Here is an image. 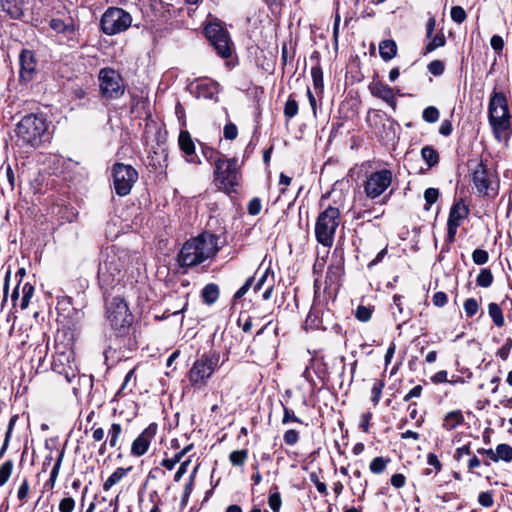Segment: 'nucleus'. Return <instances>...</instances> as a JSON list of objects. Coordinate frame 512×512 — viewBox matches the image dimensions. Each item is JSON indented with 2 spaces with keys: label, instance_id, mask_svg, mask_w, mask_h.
Here are the masks:
<instances>
[{
  "label": "nucleus",
  "instance_id": "dca6fc26",
  "mask_svg": "<svg viewBox=\"0 0 512 512\" xmlns=\"http://www.w3.org/2000/svg\"><path fill=\"white\" fill-rule=\"evenodd\" d=\"M49 26L57 34H61L65 38L69 46H75L79 42L78 27L70 19L69 22L58 18H52L49 21Z\"/></svg>",
  "mask_w": 512,
  "mask_h": 512
},
{
  "label": "nucleus",
  "instance_id": "8fccbe9b",
  "mask_svg": "<svg viewBox=\"0 0 512 512\" xmlns=\"http://www.w3.org/2000/svg\"><path fill=\"white\" fill-rule=\"evenodd\" d=\"M384 387V383L381 381L375 382L372 389H371V400L374 403V405H377L382 394V389Z\"/></svg>",
  "mask_w": 512,
  "mask_h": 512
},
{
  "label": "nucleus",
  "instance_id": "2f4dec72",
  "mask_svg": "<svg viewBox=\"0 0 512 512\" xmlns=\"http://www.w3.org/2000/svg\"><path fill=\"white\" fill-rule=\"evenodd\" d=\"M429 39L430 41L424 48V54H428L437 48L443 47L446 43V39L442 33L432 36V38Z\"/></svg>",
  "mask_w": 512,
  "mask_h": 512
},
{
  "label": "nucleus",
  "instance_id": "e2e57ef3",
  "mask_svg": "<svg viewBox=\"0 0 512 512\" xmlns=\"http://www.w3.org/2000/svg\"><path fill=\"white\" fill-rule=\"evenodd\" d=\"M28 493H29V482L25 478L22 481V483L18 489L17 498L19 499V501L24 502L28 496Z\"/></svg>",
  "mask_w": 512,
  "mask_h": 512
},
{
  "label": "nucleus",
  "instance_id": "79ce46f5",
  "mask_svg": "<svg viewBox=\"0 0 512 512\" xmlns=\"http://www.w3.org/2000/svg\"><path fill=\"white\" fill-rule=\"evenodd\" d=\"M489 255L486 250L475 249L472 253V260L477 265H484L488 262Z\"/></svg>",
  "mask_w": 512,
  "mask_h": 512
},
{
  "label": "nucleus",
  "instance_id": "774afa93",
  "mask_svg": "<svg viewBox=\"0 0 512 512\" xmlns=\"http://www.w3.org/2000/svg\"><path fill=\"white\" fill-rule=\"evenodd\" d=\"M471 454L470 444H466L456 449L454 459L460 461L463 456H470Z\"/></svg>",
  "mask_w": 512,
  "mask_h": 512
},
{
  "label": "nucleus",
  "instance_id": "39448f33",
  "mask_svg": "<svg viewBox=\"0 0 512 512\" xmlns=\"http://www.w3.org/2000/svg\"><path fill=\"white\" fill-rule=\"evenodd\" d=\"M214 184L227 194L236 192L242 179L237 158L218 157L214 163Z\"/></svg>",
  "mask_w": 512,
  "mask_h": 512
},
{
  "label": "nucleus",
  "instance_id": "20e7f679",
  "mask_svg": "<svg viewBox=\"0 0 512 512\" xmlns=\"http://www.w3.org/2000/svg\"><path fill=\"white\" fill-rule=\"evenodd\" d=\"M48 123L44 116L29 114L16 125L17 144L31 148L39 147L48 138Z\"/></svg>",
  "mask_w": 512,
  "mask_h": 512
},
{
  "label": "nucleus",
  "instance_id": "7c9ffc66",
  "mask_svg": "<svg viewBox=\"0 0 512 512\" xmlns=\"http://www.w3.org/2000/svg\"><path fill=\"white\" fill-rule=\"evenodd\" d=\"M488 313L496 326L502 327L504 325V317L498 304L490 303L488 306Z\"/></svg>",
  "mask_w": 512,
  "mask_h": 512
},
{
  "label": "nucleus",
  "instance_id": "13d9d810",
  "mask_svg": "<svg viewBox=\"0 0 512 512\" xmlns=\"http://www.w3.org/2000/svg\"><path fill=\"white\" fill-rule=\"evenodd\" d=\"M196 470H197V468L194 469L193 473L190 475L189 482L185 485L184 493H183V497H182L183 505H185L187 503L188 498L193 490V482H194Z\"/></svg>",
  "mask_w": 512,
  "mask_h": 512
},
{
  "label": "nucleus",
  "instance_id": "2eb2a0df",
  "mask_svg": "<svg viewBox=\"0 0 512 512\" xmlns=\"http://www.w3.org/2000/svg\"><path fill=\"white\" fill-rule=\"evenodd\" d=\"M468 214L469 208L462 201L454 203L451 207L447 221V241L449 244L454 242L457 229Z\"/></svg>",
  "mask_w": 512,
  "mask_h": 512
},
{
  "label": "nucleus",
  "instance_id": "412c9836",
  "mask_svg": "<svg viewBox=\"0 0 512 512\" xmlns=\"http://www.w3.org/2000/svg\"><path fill=\"white\" fill-rule=\"evenodd\" d=\"M2 10L12 19H20L24 14L22 0H0Z\"/></svg>",
  "mask_w": 512,
  "mask_h": 512
},
{
  "label": "nucleus",
  "instance_id": "6e6552de",
  "mask_svg": "<svg viewBox=\"0 0 512 512\" xmlns=\"http://www.w3.org/2000/svg\"><path fill=\"white\" fill-rule=\"evenodd\" d=\"M106 315L115 330H125L133 323V315L127 302L119 296L106 299Z\"/></svg>",
  "mask_w": 512,
  "mask_h": 512
},
{
  "label": "nucleus",
  "instance_id": "0e129e2a",
  "mask_svg": "<svg viewBox=\"0 0 512 512\" xmlns=\"http://www.w3.org/2000/svg\"><path fill=\"white\" fill-rule=\"evenodd\" d=\"M432 302L437 307H443L444 305L447 304L448 297L446 293L439 291L433 295Z\"/></svg>",
  "mask_w": 512,
  "mask_h": 512
},
{
  "label": "nucleus",
  "instance_id": "c03bdc74",
  "mask_svg": "<svg viewBox=\"0 0 512 512\" xmlns=\"http://www.w3.org/2000/svg\"><path fill=\"white\" fill-rule=\"evenodd\" d=\"M271 277L274 279L273 273H270V270L266 269L254 285V291L257 292L261 290L266 284L268 285Z\"/></svg>",
  "mask_w": 512,
  "mask_h": 512
},
{
  "label": "nucleus",
  "instance_id": "9d476101",
  "mask_svg": "<svg viewBox=\"0 0 512 512\" xmlns=\"http://www.w3.org/2000/svg\"><path fill=\"white\" fill-rule=\"evenodd\" d=\"M471 182L480 197H490L497 194L495 175L483 161L478 162L472 170Z\"/></svg>",
  "mask_w": 512,
  "mask_h": 512
},
{
  "label": "nucleus",
  "instance_id": "1a4fd4ad",
  "mask_svg": "<svg viewBox=\"0 0 512 512\" xmlns=\"http://www.w3.org/2000/svg\"><path fill=\"white\" fill-rule=\"evenodd\" d=\"M131 24V15L124 9L118 7L108 8L100 20L102 32L109 36L126 31Z\"/></svg>",
  "mask_w": 512,
  "mask_h": 512
},
{
  "label": "nucleus",
  "instance_id": "f8f14e48",
  "mask_svg": "<svg viewBox=\"0 0 512 512\" xmlns=\"http://www.w3.org/2000/svg\"><path fill=\"white\" fill-rule=\"evenodd\" d=\"M112 177L115 193L122 197L130 193L138 179V173L131 165L116 163L112 168Z\"/></svg>",
  "mask_w": 512,
  "mask_h": 512
},
{
  "label": "nucleus",
  "instance_id": "bb28decb",
  "mask_svg": "<svg viewBox=\"0 0 512 512\" xmlns=\"http://www.w3.org/2000/svg\"><path fill=\"white\" fill-rule=\"evenodd\" d=\"M123 433V428L119 423H112L107 432L108 445L111 448H119V440Z\"/></svg>",
  "mask_w": 512,
  "mask_h": 512
},
{
  "label": "nucleus",
  "instance_id": "423d86ee",
  "mask_svg": "<svg viewBox=\"0 0 512 512\" xmlns=\"http://www.w3.org/2000/svg\"><path fill=\"white\" fill-rule=\"evenodd\" d=\"M340 209L328 205L317 217L315 236L324 247H331L334 243L335 233L340 224Z\"/></svg>",
  "mask_w": 512,
  "mask_h": 512
},
{
  "label": "nucleus",
  "instance_id": "3c124183",
  "mask_svg": "<svg viewBox=\"0 0 512 512\" xmlns=\"http://www.w3.org/2000/svg\"><path fill=\"white\" fill-rule=\"evenodd\" d=\"M284 442L289 445H295L299 440V433L294 429L287 430L283 435Z\"/></svg>",
  "mask_w": 512,
  "mask_h": 512
},
{
  "label": "nucleus",
  "instance_id": "b1692460",
  "mask_svg": "<svg viewBox=\"0 0 512 512\" xmlns=\"http://www.w3.org/2000/svg\"><path fill=\"white\" fill-rule=\"evenodd\" d=\"M132 470V467H119L117 468L104 482L103 489L105 491H109L114 485L119 483L130 471Z\"/></svg>",
  "mask_w": 512,
  "mask_h": 512
},
{
  "label": "nucleus",
  "instance_id": "de8ad7c7",
  "mask_svg": "<svg viewBox=\"0 0 512 512\" xmlns=\"http://www.w3.org/2000/svg\"><path fill=\"white\" fill-rule=\"evenodd\" d=\"M253 281H254V278L249 277L245 281V283L236 291V293L234 294L233 300L236 301V300L241 299L249 291V289L251 288V286L253 284Z\"/></svg>",
  "mask_w": 512,
  "mask_h": 512
},
{
  "label": "nucleus",
  "instance_id": "f704fd0d",
  "mask_svg": "<svg viewBox=\"0 0 512 512\" xmlns=\"http://www.w3.org/2000/svg\"><path fill=\"white\" fill-rule=\"evenodd\" d=\"M13 470V462L8 460L0 465V487L9 480Z\"/></svg>",
  "mask_w": 512,
  "mask_h": 512
},
{
  "label": "nucleus",
  "instance_id": "cd10ccee",
  "mask_svg": "<svg viewBox=\"0 0 512 512\" xmlns=\"http://www.w3.org/2000/svg\"><path fill=\"white\" fill-rule=\"evenodd\" d=\"M203 301L208 304H214L219 298V287L214 283L207 284L202 290Z\"/></svg>",
  "mask_w": 512,
  "mask_h": 512
},
{
  "label": "nucleus",
  "instance_id": "49530a36",
  "mask_svg": "<svg viewBox=\"0 0 512 512\" xmlns=\"http://www.w3.org/2000/svg\"><path fill=\"white\" fill-rule=\"evenodd\" d=\"M478 302L474 298H468L464 302V311L467 314V316L472 317L474 316L478 311Z\"/></svg>",
  "mask_w": 512,
  "mask_h": 512
},
{
  "label": "nucleus",
  "instance_id": "c85d7f7f",
  "mask_svg": "<svg viewBox=\"0 0 512 512\" xmlns=\"http://www.w3.org/2000/svg\"><path fill=\"white\" fill-rule=\"evenodd\" d=\"M422 159L426 162L428 168H432L439 162L438 152L431 146H424L421 149Z\"/></svg>",
  "mask_w": 512,
  "mask_h": 512
},
{
  "label": "nucleus",
  "instance_id": "5701e85b",
  "mask_svg": "<svg viewBox=\"0 0 512 512\" xmlns=\"http://www.w3.org/2000/svg\"><path fill=\"white\" fill-rule=\"evenodd\" d=\"M343 275V266L338 261L336 263H331L326 272V284L329 287H332L333 285H337Z\"/></svg>",
  "mask_w": 512,
  "mask_h": 512
},
{
  "label": "nucleus",
  "instance_id": "f03ea898",
  "mask_svg": "<svg viewBox=\"0 0 512 512\" xmlns=\"http://www.w3.org/2000/svg\"><path fill=\"white\" fill-rule=\"evenodd\" d=\"M220 250L219 237L203 232L187 240L178 253L180 267L191 268L213 259Z\"/></svg>",
  "mask_w": 512,
  "mask_h": 512
},
{
  "label": "nucleus",
  "instance_id": "f3484780",
  "mask_svg": "<svg viewBox=\"0 0 512 512\" xmlns=\"http://www.w3.org/2000/svg\"><path fill=\"white\" fill-rule=\"evenodd\" d=\"M157 432V425L152 423L145 428L140 435L132 442L131 454L136 457H140L147 453L152 439L155 437Z\"/></svg>",
  "mask_w": 512,
  "mask_h": 512
},
{
  "label": "nucleus",
  "instance_id": "a878e982",
  "mask_svg": "<svg viewBox=\"0 0 512 512\" xmlns=\"http://www.w3.org/2000/svg\"><path fill=\"white\" fill-rule=\"evenodd\" d=\"M463 420L464 418L461 411H451L446 414L443 420V427L448 431L454 430L456 427L462 424Z\"/></svg>",
  "mask_w": 512,
  "mask_h": 512
},
{
  "label": "nucleus",
  "instance_id": "bf43d9fd",
  "mask_svg": "<svg viewBox=\"0 0 512 512\" xmlns=\"http://www.w3.org/2000/svg\"><path fill=\"white\" fill-rule=\"evenodd\" d=\"M428 70L435 76L441 75L444 72V64L440 60H434L429 63Z\"/></svg>",
  "mask_w": 512,
  "mask_h": 512
},
{
  "label": "nucleus",
  "instance_id": "a211bd4d",
  "mask_svg": "<svg viewBox=\"0 0 512 512\" xmlns=\"http://www.w3.org/2000/svg\"><path fill=\"white\" fill-rule=\"evenodd\" d=\"M19 77L22 82H29L33 79L36 68L37 61L34 56V53L30 50L24 49L19 55Z\"/></svg>",
  "mask_w": 512,
  "mask_h": 512
},
{
  "label": "nucleus",
  "instance_id": "9b49d317",
  "mask_svg": "<svg viewBox=\"0 0 512 512\" xmlns=\"http://www.w3.org/2000/svg\"><path fill=\"white\" fill-rule=\"evenodd\" d=\"M100 91L106 99H118L125 91L121 75L112 68H102L98 75Z\"/></svg>",
  "mask_w": 512,
  "mask_h": 512
},
{
  "label": "nucleus",
  "instance_id": "4d7b16f0",
  "mask_svg": "<svg viewBox=\"0 0 512 512\" xmlns=\"http://www.w3.org/2000/svg\"><path fill=\"white\" fill-rule=\"evenodd\" d=\"M262 209L261 200L257 197L251 199L248 203V213L252 216H256Z\"/></svg>",
  "mask_w": 512,
  "mask_h": 512
},
{
  "label": "nucleus",
  "instance_id": "6ab92c4d",
  "mask_svg": "<svg viewBox=\"0 0 512 512\" xmlns=\"http://www.w3.org/2000/svg\"><path fill=\"white\" fill-rule=\"evenodd\" d=\"M370 93L384 102H386L393 110H396L397 101L394 89L380 81H374L369 85Z\"/></svg>",
  "mask_w": 512,
  "mask_h": 512
},
{
  "label": "nucleus",
  "instance_id": "6e6d98bb",
  "mask_svg": "<svg viewBox=\"0 0 512 512\" xmlns=\"http://www.w3.org/2000/svg\"><path fill=\"white\" fill-rule=\"evenodd\" d=\"M478 502L483 507H491L494 503L492 492H481L478 496Z\"/></svg>",
  "mask_w": 512,
  "mask_h": 512
},
{
  "label": "nucleus",
  "instance_id": "c756f323",
  "mask_svg": "<svg viewBox=\"0 0 512 512\" xmlns=\"http://www.w3.org/2000/svg\"><path fill=\"white\" fill-rule=\"evenodd\" d=\"M511 462L512 461V446L502 443L498 444L495 449V462L498 461Z\"/></svg>",
  "mask_w": 512,
  "mask_h": 512
},
{
  "label": "nucleus",
  "instance_id": "5fc2aeb1",
  "mask_svg": "<svg viewBox=\"0 0 512 512\" xmlns=\"http://www.w3.org/2000/svg\"><path fill=\"white\" fill-rule=\"evenodd\" d=\"M223 134H224L225 139L234 140V139H236V137L238 135V129L235 124L230 122L224 126Z\"/></svg>",
  "mask_w": 512,
  "mask_h": 512
},
{
  "label": "nucleus",
  "instance_id": "603ef678",
  "mask_svg": "<svg viewBox=\"0 0 512 512\" xmlns=\"http://www.w3.org/2000/svg\"><path fill=\"white\" fill-rule=\"evenodd\" d=\"M371 310L366 306H358L355 312V317L362 322H366L371 318Z\"/></svg>",
  "mask_w": 512,
  "mask_h": 512
},
{
  "label": "nucleus",
  "instance_id": "338daca9",
  "mask_svg": "<svg viewBox=\"0 0 512 512\" xmlns=\"http://www.w3.org/2000/svg\"><path fill=\"white\" fill-rule=\"evenodd\" d=\"M490 45L494 51L501 52L504 47L503 38L499 35H493L490 39Z\"/></svg>",
  "mask_w": 512,
  "mask_h": 512
},
{
  "label": "nucleus",
  "instance_id": "4be33fe9",
  "mask_svg": "<svg viewBox=\"0 0 512 512\" xmlns=\"http://www.w3.org/2000/svg\"><path fill=\"white\" fill-rule=\"evenodd\" d=\"M180 149L191 158L188 159L191 163H196L195 157V145L188 131H181L178 138Z\"/></svg>",
  "mask_w": 512,
  "mask_h": 512
},
{
  "label": "nucleus",
  "instance_id": "7ed1b4c3",
  "mask_svg": "<svg viewBox=\"0 0 512 512\" xmlns=\"http://www.w3.org/2000/svg\"><path fill=\"white\" fill-rule=\"evenodd\" d=\"M508 101L501 91L493 90L488 103V121L496 140L507 139L511 128Z\"/></svg>",
  "mask_w": 512,
  "mask_h": 512
},
{
  "label": "nucleus",
  "instance_id": "69168bd1",
  "mask_svg": "<svg viewBox=\"0 0 512 512\" xmlns=\"http://www.w3.org/2000/svg\"><path fill=\"white\" fill-rule=\"evenodd\" d=\"M202 153H203L204 157L206 158V160H208L210 162L213 161V164L215 163V159H217L218 157H222L218 151L214 150L211 147H203Z\"/></svg>",
  "mask_w": 512,
  "mask_h": 512
},
{
  "label": "nucleus",
  "instance_id": "e433bc0d",
  "mask_svg": "<svg viewBox=\"0 0 512 512\" xmlns=\"http://www.w3.org/2000/svg\"><path fill=\"white\" fill-rule=\"evenodd\" d=\"M297 113H298V103L294 98H292L290 96L284 106V115L286 118L291 119V118L295 117L297 115Z\"/></svg>",
  "mask_w": 512,
  "mask_h": 512
},
{
  "label": "nucleus",
  "instance_id": "f257e3e1",
  "mask_svg": "<svg viewBox=\"0 0 512 512\" xmlns=\"http://www.w3.org/2000/svg\"><path fill=\"white\" fill-rule=\"evenodd\" d=\"M136 254L124 248L107 247L98 266V280L103 289L113 288L123 279L124 272L132 264Z\"/></svg>",
  "mask_w": 512,
  "mask_h": 512
},
{
  "label": "nucleus",
  "instance_id": "052dcab7",
  "mask_svg": "<svg viewBox=\"0 0 512 512\" xmlns=\"http://www.w3.org/2000/svg\"><path fill=\"white\" fill-rule=\"evenodd\" d=\"M511 348H512V339L508 338V339H506L503 346L498 350L497 355L502 360H506L510 354Z\"/></svg>",
  "mask_w": 512,
  "mask_h": 512
},
{
  "label": "nucleus",
  "instance_id": "09e8293b",
  "mask_svg": "<svg viewBox=\"0 0 512 512\" xmlns=\"http://www.w3.org/2000/svg\"><path fill=\"white\" fill-rule=\"evenodd\" d=\"M75 505V500L72 497H65L59 503V512H72Z\"/></svg>",
  "mask_w": 512,
  "mask_h": 512
},
{
  "label": "nucleus",
  "instance_id": "37998d69",
  "mask_svg": "<svg viewBox=\"0 0 512 512\" xmlns=\"http://www.w3.org/2000/svg\"><path fill=\"white\" fill-rule=\"evenodd\" d=\"M450 14L452 20L458 24L464 22L467 17L465 10L461 6H453Z\"/></svg>",
  "mask_w": 512,
  "mask_h": 512
},
{
  "label": "nucleus",
  "instance_id": "4c0bfd02",
  "mask_svg": "<svg viewBox=\"0 0 512 512\" xmlns=\"http://www.w3.org/2000/svg\"><path fill=\"white\" fill-rule=\"evenodd\" d=\"M311 76L313 80V85L316 90L323 89V73L319 66H315L311 68Z\"/></svg>",
  "mask_w": 512,
  "mask_h": 512
},
{
  "label": "nucleus",
  "instance_id": "a18cd8bd",
  "mask_svg": "<svg viewBox=\"0 0 512 512\" xmlns=\"http://www.w3.org/2000/svg\"><path fill=\"white\" fill-rule=\"evenodd\" d=\"M268 504L269 507L273 510V512H279L282 504L280 493L277 491L270 493L268 498Z\"/></svg>",
  "mask_w": 512,
  "mask_h": 512
},
{
  "label": "nucleus",
  "instance_id": "ea45409f",
  "mask_svg": "<svg viewBox=\"0 0 512 512\" xmlns=\"http://www.w3.org/2000/svg\"><path fill=\"white\" fill-rule=\"evenodd\" d=\"M439 110L434 106H429L424 109L422 117L428 123H434L439 119Z\"/></svg>",
  "mask_w": 512,
  "mask_h": 512
},
{
  "label": "nucleus",
  "instance_id": "aec40b11",
  "mask_svg": "<svg viewBox=\"0 0 512 512\" xmlns=\"http://www.w3.org/2000/svg\"><path fill=\"white\" fill-rule=\"evenodd\" d=\"M219 91V84L211 79L200 80L196 85V95L198 98L217 101Z\"/></svg>",
  "mask_w": 512,
  "mask_h": 512
},
{
  "label": "nucleus",
  "instance_id": "58836bf2",
  "mask_svg": "<svg viewBox=\"0 0 512 512\" xmlns=\"http://www.w3.org/2000/svg\"><path fill=\"white\" fill-rule=\"evenodd\" d=\"M387 463L388 460H385L383 457H376L371 461L369 468L371 472L379 474L385 470Z\"/></svg>",
  "mask_w": 512,
  "mask_h": 512
},
{
  "label": "nucleus",
  "instance_id": "a19ab883",
  "mask_svg": "<svg viewBox=\"0 0 512 512\" xmlns=\"http://www.w3.org/2000/svg\"><path fill=\"white\" fill-rule=\"evenodd\" d=\"M439 197V190L436 188H428L424 192V199L426 201V210L430 209V206L434 204Z\"/></svg>",
  "mask_w": 512,
  "mask_h": 512
},
{
  "label": "nucleus",
  "instance_id": "c9c22d12",
  "mask_svg": "<svg viewBox=\"0 0 512 512\" xmlns=\"http://www.w3.org/2000/svg\"><path fill=\"white\" fill-rule=\"evenodd\" d=\"M34 292V287L29 284L25 283L22 287V298L20 302L21 309H25L28 307L30 299L32 298Z\"/></svg>",
  "mask_w": 512,
  "mask_h": 512
},
{
  "label": "nucleus",
  "instance_id": "864d4df0",
  "mask_svg": "<svg viewBox=\"0 0 512 512\" xmlns=\"http://www.w3.org/2000/svg\"><path fill=\"white\" fill-rule=\"evenodd\" d=\"M309 478H310V481L315 485L317 491L320 494H323V495L327 494L326 484L319 480L317 473H315V472L310 473Z\"/></svg>",
  "mask_w": 512,
  "mask_h": 512
},
{
  "label": "nucleus",
  "instance_id": "0eeeda50",
  "mask_svg": "<svg viewBox=\"0 0 512 512\" xmlns=\"http://www.w3.org/2000/svg\"><path fill=\"white\" fill-rule=\"evenodd\" d=\"M219 365V355L215 352L202 354L188 372V379L193 387H203Z\"/></svg>",
  "mask_w": 512,
  "mask_h": 512
},
{
  "label": "nucleus",
  "instance_id": "ddd939ff",
  "mask_svg": "<svg viewBox=\"0 0 512 512\" xmlns=\"http://www.w3.org/2000/svg\"><path fill=\"white\" fill-rule=\"evenodd\" d=\"M392 172L381 169L367 175L363 183L364 193L369 199H375L383 194L392 183Z\"/></svg>",
  "mask_w": 512,
  "mask_h": 512
},
{
  "label": "nucleus",
  "instance_id": "72a5a7b5",
  "mask_svg": "<svg viewBox=\"0 0 512 512\" xmlns=\"http://www.w3.org/2000/svg\"><path fill=\"white\" fill-rule=\"evenodd\" d=\"M248 457V451L243 449V450H236V451H232L229 455V460L231 462L232 465L234 466H242L246 459Z\"/></svg>",
  "mask_w": 512,
  "mask_h": 512
},
{
  "label": "nucleus",
  "instance_id": "4468645a",
  "mask_svg": "<svg viewBox=\"0 0 512 512\" xmlns=\"http://www.w3.org/2000/svg\"><path fill=\"white\" fill-rule=\"evenodd\" d=\"M205 34L222 58L231 56V41L228 32L217 23H210L205 27Z\"/></svg>",
  "mask_w": 512,
  "mask_h": 512
},
{
  "label": "nucleus",
  "instance_id": "473e14b6",
  "mask_svg": "<svg viewBox=\"0 0 512 512\" xmlns=\"http://www.w3.org/2000/svg\"><path fill=\"white\" fill-rule=\"evenodd\" d=\"M493 282V275L490 269H481L477 276L476 283L480 287H489Z\"/></svg>",
  "mask_w": 512,
  "mask_h": 512
},
{
  "label": "nucleus",
  "instance_id": "680f3d73",
  "mask_svg": "<svg viewBox=\"0 0 512 512\" xmlns=\"http://www.w3.org/2000/svg\"><path fill=\"white\" fill-rule=\"evenodd\" d=\"M289 422L302 423V421L294 414L291 409L284 407L282 423L288 424Z\"/></svg>",
  "mask_w": 512,
  "mask_h": 512
},
{
  "label": "nucleus",
  "instance_id": "393cba45",
  "mask_svg": "<svg viewBox=\"0 0 512 512\" xmlns=\"http://www.w3.org/2000/svg\"><path fill=\"white\" fill-rule=\"evenodd\" d=\"M397 45L393 40H383L379 44V54L384 61H389L396 56Z\"/></svg>",
  "mask_w": 512,
  "mask_h": 512
}]
</instances>
